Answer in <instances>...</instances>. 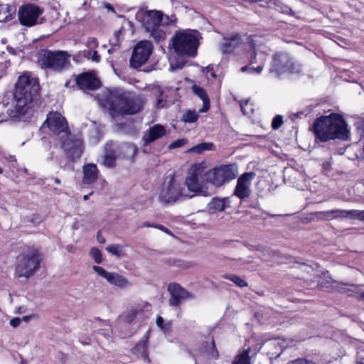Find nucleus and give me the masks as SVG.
Returning a JSON list of instances; mask_svg holds the SVG:
<instances>
[{"label":"nucleus","mask_w":364,"mask_h":364,"mask_svg":"<svg viewBox=\"0 0 364 364\" xmlns=\"http://www.w3.org/2000/svg\"><path fill=\"white\" fill-rule=\"evenodd\" d=\"M153 50V46L149 41L139 42L134 48L130 65L134 68H138L144 65L149 58Z\"/></svg>","instance_id":"9b49d317"},{"label":"nucleus","mask_w":364,"mask_h":364,"mask_svg":"<svg viewBox=\"0 0 364 364\" xmlns=\"http://www.w3.org/2000/svg\"><path fill=\"white\" fill-rule=\"evenodd\" d=\"M61 146L67 156L72 160L79 159L83 151L82 141L76 135L70 132L63 139H60Z\"/></svg>","instance_id":"f8f14e48"},{"label":"nucleus","mask_w":364,"mask_h":364,"mask_svg":"<svg viewBox=\"0 0 364 364\" xmlns=\"http://www.w3.org/2000/svg\"><path fill=\"white\" fill-rule=\"evenodd\" d=\"M178 264H176L177 266L183 267V268L188 267L187 264H186L184 262L178 261Z\"/></svg>","instance_id":"0e129e2a"},{"label":"nucleus","mask_w":364,"mask_h":364,"mask_svg":"<svg viewBox=\"0 0 364 364\" xmlns=\"http://www.w3.org/2000/svg\"><path fill=\"white\" fill-rule=\"evenodd\" d=\"M206 178L207 173L203 164H195L191 166L185 182L188 192L192 193L188 194V198H191L195 196H207L210 195L206 186L210 183Z\"/></svg>","instance_id":"423d86ee"},{"label":"nucleus","mask_w":364,"mask_h":364,"mask_svg":"<svg viewBox=\"0 0 364 364\" xmlns=\"http://www.w3.org/2000/svg\"><path fill=\"white\" fill-rule=\"evenodd\" d=\"M70 58L65 51L42 50L38 54L37 63L41 68L61 72L70 66Z\"/></svg>","instance_id":"0eeeda50"},{"label":"nucleus","mask_w":364,"mask_h":364,"mask_svg":"<svg viewBox=\"0 0 364 364\" xmlns=\"http://www.w3.org/2000/svg\"><path fill=\"white\" fill-rule=\"evenodd\" d=\"M90 323L93 331L97 332L98 333L103 335L105 337H109L110 336L112 332L111 326L105 321L97 318L90 321Z\"/></svg>","instance_id":"b1692460"},{"label":"nucleus","mask_w":364,"mask_h":364,"mask_svg":"<svg viewBox=\"0 0 364 364\" xmlns=\"http://www.w3.org/2000/svg\"><path fill=\"white\" fill-rule=\"evenodd\" d=\"M16 9L13 5H0V22L4 23L14 18Z\"/></svg>","instance_id":"bb28decb"},{"label":"nucleus","mask_w":364,"mask_h":364,"mask_svg":"<svg viewBox=\"0 0 364 364\" xmlns=\"http://www.w3.org/2000/svg\"><path fill=\"white\" fill-rule=\"evenodd\" d=\"M100 105L108 109L113 119L140 112L144 104L141 95L125 92L122 90H105L100 97Z\"/></svg>","instance_id":"f03ea898"},{"label":"nucleus","mask_w":364,"mask_h":364,"mask_svg":"<svg viewBox=\"0 0 364 364\" xmlns=\"http://www.w3.org/2000/svg\"><path fill=\"white\" fill-rule=\"evenodd\" d=\"M177 18L175 15L167 16L161 13V26L175 25Z\"/></svg>","instance_id":"a19ab883"},{"label":"nucleus","mask_w":364,"mask_h":364,"mask_svg":"<svg viewBox=\"0 0 364 364\" xmlns=\"http://www.w3.org/2000/svg\"><path fill=\"white\" fill-rule=\"evenodd\" d=\"M151 310V305L146 301H140L132 306L124 314V319L127 323L132 322L136 317L148 316Z\"/></svg>","instance_id":"f3484780"},{"label":"nucleus","mask_w":364,"mask_h":364,"mask_svg":"<svg viewBox=\"0 0 364 364\" xmlns=\"http://www.w3.org/2000/svg\"><path fill=\"white\" fill-rule=\"evenodd\" d=\"M106 250L110 254L118 257L124 255L123 246L121 245H111L106 247Z\"/></svg>","instance_id":"58836bf2"},{"label":"nucleus","mask_w":364,"mask_h":364,"mask_svg":"<svg viewBox=\"0 0 364 364\" xmlns=\"http://www.w3.org/2000/svg\"><path fill=\"white\" fill-rule=\"evenodd\" d=\"M323 168L326 170H329L331 168V164L329 162L323 163Z\"/></svg>","instance_id":"69168bd1"},{"label":"nucleus","mask_w":364,"mask_h":364,"mask_svg":"<svg viewBox=\"0 0 364 364\" xmlns=\"http://www.w3.org/2000/svg\"><path fill=\"white\" fill-rule=\"evenodd\" d=\"M156 325L161 328L164 325V318L161 316H158L156 320Z\"/></svg>","instance_id":"052dcab7"},{"label":"nucleus","mask_w":364,"mask_h":364,"mask_svg":"<svg viewBox=\"0 0 364 364\" xmlns=\"http://www.w3.org/2000/svg\"><path fill=\"white\" fill-rule=\"evenodd\" d=\"M120 36H121V31H116L114 32V36L112 38L114 39H116V43H112V46L113 47H118L119 46V38H120ZM114 48L108 50V52L109 53H111L112 50H114Z\"/></svg>","instance_id":"8fccbe9b"},{"label":"nucleus","mask_w":364,"mask_h":364,"mask_svg":"<svg viewBox=\"0 0 364 364\" xmlns=\"http://www.w3.org/2000/svg\"><path fill=\"white\" fill-rule=\"evenodd\" d=\"M168 291L170 295L168 304L175 308L179 307L184 301L194 298L193 294L176 283L170 284L168 286Z\"/></svg>","instance_id":"4468645a"},{"label":"nucleus","mask_w":364,"mask_h":364,"mask_svg":"<svg viewBox=\"0 0 364 364\" xmlns=\"http://www.w3.org/2000/svg\"><path fill=\"white\" fill-rule=\"evenodd\" d=\"M103 165L112 168L115 166V157L112 153H106L104 156Z\"/></svg>","instance_id":"79ce46f5"},{"label":"nucleus","mask_w":364,"mask_h":364,"mask_svg":"<svg viewBox=\"0 0 364 364\" xmlns=\"http://www.w3.org/2000/svg\"><path fill=\"white\" fill-rule=\"evenodd\" d=\"M214 147L215 145L212 142H202L191 148L188 152L199 154L205 151L213 150Z\"/></svg>","instance_id":"473e14b6"},{"label":"nucleus","mask_w":364,"mask_h":364,"mask_svg":"<svg viewBox=\"0 0 364 364\" xmlns=\"http://www.w3.org/2000/svg\"><path fill=\"white\" fill-rule=\"evenodd\" d=\"M98 169L94 164H87L83 166V178L85 184H92L95 182L98 178Z\"/></svg>","instance_id":"5701e85b"},{"label":"nucleus","mask_w":364,"mask_h":364,"mask_svg":"<svg viewBox=\"0 0 364 364\" xmlns=\"http://www.w3.org/2000/svg\"><path fill=\"white\" fill-rule=\"evenodd\" d=\"M90 60L93 62L98 63L100 60V56L98 55L97 51L95 49L92 50Z\"/></svg>","instance_id":"5fc2aeb1"},{"label":"nucleus","mask_w":364,"mask_h":364,"mask_svg":"<svg viewBox=\"0 0 364 364\" xmlns=\"http://www.w3.org/2000/svg\"><path fill=\"white\" fill-rule=\"evenodd\" d=\"M187 141H188L186 139H177L175 141H173V143L170 144L168 146V148L170 149H173L181 147V146H184L187 143Z\"/></svg>","instance_id":"49530a36"},{"label":"nucleus","mask_w":364,"mask_h":364,"mask_svg":"<svg viewBox=\"0 0 364 364\" xmlns=\"http://www.w3.org/2000/svg\"><path fill=\"white\" fill-rule=\"evenodd\" d=\"M290 58L287 53H276L270 65L269 73L274 77H279L282 75L287 73Z\"/></svg>","instance_id":"2eb2a0df"},{"label":"nucleus","mask_w":364,"mask_h":364,"mask_svg":"<svg viewBox=\"0 0 364 364\" xmlns=\"http://www.w3.org/2000/svg\"><path fill=\"white\" fill-rule=\"evenodd\" d=\"M360 215H361L360 221L364 222V210H360Z\"/></svg>","instance_id":"774afa93"},{"label":"nucleus","mask_w":364,"mask_h":364,"mask_svg":"<svg viewBox=\"0 0 364 364\" xmlns=\"http://www.w3.org/2000/svg\"><path fill=\"white\" fill-rule=\"evenodd\" d=\"M132 352L138 358H141L144 362L148 363L150 362L147 352V341H142L139 342L133 348Z\"/></svg>","instance_id":"c85d7f7f"},{"label":"nucleus","mask_w":364,"mask_h":364,"mask_svg":"<svg viewBox=\"0 0 364 364\" xmlns=\"http://www.w3.org/2000/svg\"><path fill=\"white\" fill-rule=\"evenodd\" d=\"M265 3L267 4V7L275 9L279 12L291 16L294 15V11H292L290 7L279 0H265Z\"/></svg>","instance_id":"cd10ccee"},{"label":"nucleus","mask_w":364,"mask_h":364,"mask_svg":"<svg viewBox=\"0 0 364 364\" xmlns=\"http://www.w3.org/2000/svg\"><path fill=\"white\" fill-rule=\"evenodd\" d=\"M223 278L227 279L232 282L235 284H236L239 287H245L247 286V283L242 279L241 277L230 274H226L223 276Z\"/></svg>","instance_id":"c9c22d12"},{"label":"nucleus","mask_w":364,"mask_h":364,"mask_svg":"<svg viewBox=\"0 0 364 364\" xmlns=\"http://www.w3.org/2000/svg\"><path fill=\"white\" fill-rule=\"evenodd\" d=\"M228 200L227 198H213L210 203V208L216 211H223L228 205Z\"/></svg>","instance_id":"72a5a7b5"},{"label":"nucleus","mask_w":364,"mask_h":364,"mask_svg":"<svg viewBox=\"0 0 364 364\" xmlns=\"http://www.w3.org/2000/svg\"><path fill=\"white\" fill-rule=\"evenodd\" d=\"M170 328H171V324L169 323H167L166 324H164L161 328V329L166 333V332H168L170 331Z\"/></svg>","instance_id":"680f3d73"},{"label":"nucleus","mask_w":364,"mask_h":364,"mask_svg":"<svg viewBox=\"0 0 364 364\" xmlns=\"http://www.w3.org/2000/svg\"><path fill=\"white\" fill-rule=\"evenodd\" d=\"M156 225H154V224H151L150 223H144L143 225H142V227H152V228H154Z\"/></svg>","instance_id":"338daca9"},{"label":"nucleus","mask_w":364,"mask_h":364,"mask_svg":"<svg viewBox=\"0 0 364 364\" xmlns=\"http://www.w3.org/2000/svg\"><path fill=\"white\" fill-rule=\"evenodd\" d=\"M90 255L92 257L97 264H100L102 262V254L99 249L96 247L92 248L90 251Z\"/></svg>","instance_id":"c03bdc74"},{"label":"nucleus","mask_w":364,"mask_h":364,"mask_svg":"<svg viewBox=\"0 0 364 364\" xmlns=\"http://www.w3.org/2000/svg\"><path fill=\"white\" fill-rule=\"evenodd\" d=\"M240 108L242 112L245 115L250 116L253 112V107L252 105L249 104V100H246L240 104Z\"/></svg>","instance_id":"37998d69"},{"label":"nucleus","mask_w":364,"mask_h":364,"mask_svg":"<svg viewBox=\"0 0 364 364\" xmlns=\"http://www.w3.org/2000/svg\"><path fill=\"white\" fill-rule=\"evenodd\" d=\"M182 197L188 198V193L180 183L173 177H171L164 183L159 194V200L162 203L168 204L176 202Z\"/></svg>","instance_id":"1a4fd4ad"},{"label":"nucleus","mask_w":364,"mask_h":364,"mask_svg":"<svg viewBox=\"0 0 364 364\" xmlns=\"http://www.w3.org/2000/svg\"><path fill=\"white\" fill-rule=\"evenodd\" d=\"M183 65L184 64L182 63H176V65H174L173 63H171L170 67H169V70L174 71L177 69H181L183 67Z\"/></svg>","instance_id":"6e6d98bb"},{"label":"nucleus","mask_w":364,"mask_h":364,"mask_svg":"<svg viewBox=\"0 0 364 364\" xmlns=\"http://www.w3.org/2000/svg\"><path fill=\"white\" fill-rule=\"evenodd\" d=\"M360 210H342L341 209V220H358L360 221Z\"/></svg>","instance_id":"f704fd0d"},{"label":"nucleus","mask_w":364,"mask_h":364,"mask_svg":"<svg viewBox=\"0 0 364 364\" xmlns=\"http://www.w3.org/2000/svg\"><path fill=\"white\" fill-rule=\"evenodd\" d=\"M255 176V173L253 172L242 174L237 179L235 195L240 199L247 198L250 195V186Z\"/></svg>","instance_id":"dca6fc26"},{"label":"nucleus","mask_w":364,"mask_h":364,"mask_svg":"<svg viewBox=\"0 0 364 364\" xmlns=\"http://www.w3.org/2000/svg\"><path fill=\"white\" fill-rule=\"evenodd\" d=\"M20 323H21V318H14L10 320L11 326L14 328H16L17 326H18Z\"/></svg>","instance_id":"13d9d810"},{"label":"nucleus","mask_w":364,"mask_h":364,"mask_svg":"<svg viewBox=\"0 0 364 364\" xmlns=\"http://www.w3.org/2000/svg\"><path fill=\"white\" fill-rule=\"evenodd\" d=\"M287 364H316L314 362L311 360H309L304 358H299L291 361L288 362Z\"/></svg>","instance_id":"3c124183"},{"label":"nucleus","mask_w":364,"mask_h":364,"mask_svg":"<svg viewBox=\"0 0 364 364\" xmlns=\"http://www.w3.org/2000/svg\"><path fill=\"white\" fill-rule=\"evenodd\" d=\"M242 43L241 36L239 34H233L230 37L224 38L220 45V50L223 54L230 53Z\"/></svg>","instance_id":"4be33fe9"},{"label":"nucleus","mask_w":364,"mask_h":364,"mask_svg":"<svg viewBox=\"0 0 364 364\" xmlns=\"http://www.w3.org/2000/svg\"><path fill=\"white\" fill-rule=\"evenodd\" d=\"M303 73V67L301 64L294 62L291 58H290V63L289 65V70L287 73L291 74H295V75H300Z\"/></svg>","instance_id":"4c0bfd02"},{"label":"nucleus","mask_w":364,"mask_h":364,"mask_svg":"<svg viewBox=\"0 0 364 364\" xmlns=\"http://www.w3.org/2000/svg\"><path fill=\"white\" fill-rule=\"evenodd\" d=\"M267 58V54L264 51L260 50L254 46L253 50L250 53L249 63L250 65H263L264 68Z\"/></svg>","instance_id":"393cba45"},{"label":"nucleus","mask_w":364,"mask_h":364,"mask_svg":"<svg viewBox=\"0 0 364 364\" xmlns=\"http://www.w3.org/2000/svg\"><path fill=\"white\" fill-rule=\"evenodd\" d=\"M42 13L43 10L34 4L22 5L18 12L20 23L28 27L33 26L37 24L38 17Z\"/></svg>","instance_id":"ddd939ff"},{"label":"nucleus","mask_w":364,"mask_h":364,"mask_svg":"<svg viewBox=\"0 0 364 364\" xmlns=\"http://www.w3.org/2000/svg\"><path fill=\"white\" fill-rule=\"evenodd\" d=\"M166 131L162 125L157 124L151 127L144 132L141 141L144 146H147L151 142L166 135Z\"/></svg>","instance_id":"6ab92c4d"},{"label":"nucleus","mask_w":364,"mask_h":364,"mask_svg":"<svg viewBox=\"0 0 364 364\" xmlns=\"http://www.w3.org/2000/svg\"><path fill=\"white\" fill-rule=\"evenodd\" d=\"M200 34L196 30H178L171 38V45L178 55L195 57L199 46Z\"/></svg>","instance_id":"39448f33"},{"label":"nucleus","mask_w":364,"mask_h":364,"mask_svg":"<svg viewBox=\"0 0 364 364\" xmlns=\"http://www.w3.org/2000/svg\"><path fill=\"white\" fill-rule=\"evenodd\" d=\"M154 228H157V229H159V230H162V231L165 232H166V233H167V234L171 235V232H170V230H169L168 228H166V227H164V225H156L154 226Z\"/></svg>","instance_id":"bf43d9fd"},{"label":"nucleus","mask_w":364,"mask_h":364,"mask_svg":"<svg viewBox=\"0 0 364 364\" xmlns=\"http://www.w3.org/2000/svg\"><path fill=\"white\" fill-rule=\"evenodd\" d=\"M313 129L316 139L322 142L335 139L347 141L350 134L346 120L336 113L318 117Z\"/></svg>","instance_id":"7ed1b4c3"},{"label":"nucleus","mask_w":364,"mask_h":364,"mask_svg":"<svg viewBox=\"0 0 364 364\" xmlns=\"http://www.w3.org/2000/svg\"><path fill=\"white\" fill-rule=\"evenodd\" d=\"M45 125L54 134L58 135L60 139H63L70 132L65 118L57 112H51L48 114L43 124V126Z\"/></svg>","instance_id":"9d476101"},{"label":"nucleus","mask_w":364,"mask_h":364,"mask_svg":"<svg viewBox=\"0 0 364 364\" xmlns=\"http://www.w3.org/2000/svg\"><path fill=\"white\" fill-rule=\"evenodd\" d=\"M314 215L318 220H341V209L315 212Z\"/></svg>","instance_id":"a878e982"},{"label":"nucleus","mask_w":364,"mask_h":364,"mask_svg":"<svg viewBox=\"0 0 364 364\" xmlns=\"http://www.w3.org/2000/svg\"><path fill=\"white\" fill-rule=\"evenodd\" d=\"M191 89L193 92L203 100V107L200 109V112L208 111L210 107V100L205 90L198 85H193Z\"/></svg>","instance_id":"c756f323"},{"label":"nucleus","mask_w":364,"mask_h":364,"mask_svg":"<svg viewBox=\"0 0 364 364\" xmlns=\"http://www.w3.org/2000/svg\"><path fill=\"white\" fill-rule=\"evenodd\" d=\"M92 53V49L89 48V49H86V50H84L80 52L79 55L82 56L88 60H90Z\"/></svg>","instance_id":"864d4df0"},{"label":"nucleus","mask_w":364,"mask_h":364,"mask_svg":"<svg viewBox=\"0 0 364 364\" xmlns=\"http://www.w3.org/2000/svg\"><path fill=\"white\" fill-rule=\"evenodd\" d=\"M123 149L126 152H130L132 156H134L137 152V147L135 145L132 144H125L123 146Z\"/></svg>","instance_id":"09e8293b"},{"label":"nucleus","mask_w":364,"mask_h":364,"mask_svg":"<svg viewBox=\"0 0 364 364\" xmlns=\"http://www.w3.org/2000/svg\"><path fill=\"white\" fill-rule=\"evenodd\" d=\"M94 271L105 278L109 284L120 288L126 287L130 285L129 282L124 276L114 272H109L100 266H93Z\"/></svg>","instance_id":"a211bd4d"},{"label":"nucleus","mask_w":364,"mask_h":364,"mask_svg":"<svg viewBox=\"0 0 364 364\" xmlns=\"http://www.w3.org/2000/svg\"><path fill=\"white\" fill-rule=\"evenodd\" d=\"M354 287V289H350L348 290V291H350V293H349L348 294L349 295H353V293H355L358 295V297L360 298V299H363L364 300V291H360V288L358 286H353Z\"/></svg>","instance_id":"603ef678"},{"label":"nucleus","mask_w":364,"mask_h":364,"mask_svg":"<svg viewBox=\"0 0 364 364\" xmlns=\"http://www.w3.org/2000/svg\"><path fill=\"white\" fill-rule=\"evenodd\" d=\"M86 46L90 49H95L98 46V42L94 37H90L87 39Z\"/></svg>","instance_id":"de8ad7c7"},{"label":"nucleus","mask_w":364,"mask_h":364,"mask_svg":"<svg viewBox=\"0 0 364 364\" xmlns=\"http://www.w3.org/2000/svg\"><path fill=\"white\" fill-rule=\"evenodd\" d=\"M77 86L82 90H95L100 86V82L89 73H82L76 78Z\"/></svg>","instance_id":"412c9836"},{"label":"nucleus","mask_w":364,"mask_h":364,"mask_svg":"<svg viewBox=\"0 0 364 364\" xmlns=\"http://www.w3.org/2000/svg\"><path fill=\"white\" fill-rule=\"evenodd\" d=\"M206 180L215 187H220L236 178L237 166L234 164L222 165L206 170Z\"/></svg>","instance_id":"6e6552de"},{"label":"nucleus","mask_w":364,"mask_h":364,"mask_svg":"<svg viewBox=\"0 0 364 364\" xmlns=\"http://www.w3.org/2000/svg\"><path fill=\"white\" fill-rule=\"evenodd\" d=\"M161 12L156 10L146 11L144 14L142 23L146 31L161 26Z\"/></svg>","instance_id":"aec40b11"},{"label":"nucleus","mask_w":364,"mask_h":364,"mask_svg":"<svg viewBox=\"0 0 364 364\" xmlns=\"http://www.w3.org/2000/svg\"><path fill=\"white\" fill-rule=\"evenodd\" d=\"M283 124V117L281 115H277L272 122V127L273 129H278Z\"/></svg>","instance_id":"a18cd8bd"},{"label":"nucleus","mask_w":364,"mask_h":364,"mask_svg":"<svg viewBox=\"0 0 364 364\" xmlns=\"http://www.w3.org/2000/svg\"><path fill=\"white\" fill-rule=\"evenodd\" d=\"M166 101L165 100H164L162 97H160L156 101V107L157 108H163L166 106Z\"/></svg>","instance_id":"4d7b16f0"},{"label":"nucleus","mask_w":364,"mask_h":364,"mask_svg":"<svg viewBox=\"0 0 364 364\" xmlns=\"http://www.w3.org/2000/svg\"><path fill=\"white\" fill-rule=\"evenodd\" d=\"M198 114L196 111L188 110L183 115V120L186 123H193L198 120Z\"/></svg>","instance_id":"ea45409f"},{"label":"nucleus","mask_w":364,"mask_h":364,"mask_svg":"<svg viewBox=\"0 0 364 364\" xmlns=\"http://www.w3.org/2000/svg\"><path fill=\"white\" fill-rule=\"evenodd\" d=\"M33 316H34V315H30V316H23V317L21 318V321H24V322L27 323V322H28V321L31 320V318L32 317H33Z\"/></svg>","instance_id":"e2e57ef3"},{"label":"nucleus","mask_w":364,"mask_h":364,"mask_svg":"<svg viewBox=\"0 0 364 364\" xmlns=\"http://www.w3.org/2000/svg\"><path fill=\"white\" fill-rule=\"evenodd\" d=\"M42 260L43 255L39 249L25 247L16 257L15 274L18 278H30L40 269Z\"/></svg>","instance_id":"20e7f679"},{"label":"nucleus","mask_w":364,"mask_h":364,"mask_svg":"<svg viewBox=\"0 0 364 364\" xmlns=\"http://www.w3.org/2000/svg\"><path fill=\"white\" fill-rule=\"evenodd\" d=\"M39 91L38 79L28 73L20 75L16 85V90L11 105L7 109L8 114L12 118L26 121L34 113V99Z\"/></svg>","instance_id":"f257e3e1"},{"label":"nucleus","mask_w":364,"mask_h":364,"mask_svg":"<svg viewBox=\"0 0 364 364\" xmlns=\"http://www.w3.org/2000/svg\"><path fill=\"white\" fill-rule=\"evenodd\" d=\"M147 33L158 43L164 41L166 37V33L161 26L147 31Z\"/></svg>","instance_id":"2f4dec72"},{"label":"nucleus","mask_w":364,"mask_h":364,"mask_svg":"<svg viewBox=\"0 0 364 364\" xmlns=\"http://www.w3.org/2000/svg\"><path fill=\"white\" fill-rule=\"evenodd\" d=\"M264 70L263 65H257L255 67L253 65H250L249 63L248 65H245L241 68V72L242 73H248L250 75L253 74H260Z\"/></svg>","instance_id":"e433bc0d"},{"label":"nucleus","mask_w":364,"mask_h":364,"mask_svg":"<svg viewBox=\"0 0 364 364\" xmlns=\"http://www.w3.org/2000/svg\"><path fill=\"white\" fill-rule=\"evenodd\" d=\"M250 348L239 352L234 358L232 364H252L250 357Z\"/></svg>","instance_id":"7c9ffc66"}]
</instances>
